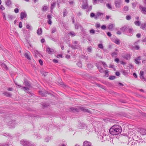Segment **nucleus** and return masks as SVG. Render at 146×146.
Segmentation results:
<instances>
[{"mask_svg":"<svg viewBox=\"0 0 146 146\" xmlns=\"http://www.w3.org/2000/svg\"><path fill=\"white\" fill-rule=\"evenodd\" d=\"M121 131V127L117 125L113 126L109 130L110 133L113 135H117L120 133Z\"/></svg>","mask_w":146,"mask_h":146,"instance_id":"nucleus-1","label":"nucleus"},{"mask_svg":"<svg viewBox=\"0 0 146 146\" xmlns=\"http://www.w3.org/2000/svg\"><path fill=\"white\" fill-rule=\"evenodd\" d=\"M137 135H138L139 136L141 137V136L146 135V129L142 128H137Z\"/></svg>","mask_w":146,"mask_h":146,"instance_id":"nucleus-2","label":"nucleus"},{"mask_svg":"<svg viewBox=\"0 0 146 146\" xmlns=\"http://www.w3.org/2000/svg\"><path fill=\"white\" fill-rule=\"evenodd\" d=\"M20 143L24 146H33V145L28 141L24 140H21L20 141Z\"/></svg>","mask_w":146,"mask_h":146,"instance_id":"nucleus-3","label":"nucleus"},{"mask_svg":"<svg viewBox=\"0 0 146 146\" xmlns=\"http://www.w3.org/2000/svg\"><path fill=\"white\" fill-rule=\"evenodd\" d=\"M16 124V122L15 120H12L8 122L7 125L9 128H13L14 127Z\"/></svg>","mask_w":146,"mask_h":146,"instance_id":"nucleus-4","label":"nucleus"},{"mask_svg":"<svg viewBox=\"0 0 146 146\" xmlns=\"http://www.w3.org/2000/svg\"><path fill=\"white\" fill-rule=\"evenodd\" d=\"M78 127L80 129H83L86 128L87 126L84 123L80 122L78 123Z\"/></svg>","mask_w":146,"mask_h":146,"instance_id":"nucleus-5","label":"nucleus"},{"mask_svg":"<svg viewBox=\"0 0 146 146\" xmlns=\"http://www.w3.org/2000/svg\"><path fill=\"white\" fill-rule=\"evenodd\" d=\"M128 47L129 48L131 49L134 50L137 49V43L136 42H135L133 45H129L128 46Z\"/></svg>","mask_w":146,"mask_h":146,"instance_id":"nucleus-6","label":"nucleus"},{"mask_svg":"<svg viewBox=\"0 0 146 146\" xmlns=\"http://www.w3.org/2000/svg\"><path fill=\"white\" fill-rule=\"evenodd\" d=\"M134 31L133 29L131 28L128 27L126 33H128L127 35L129 36L132 35Z\"/></svg>","mask_w":146,"mask_h":146,"instance_id":"nucleus-7","label":"nucleus"},{"mask_svg":"<svg viewBox=\"0 0 146 146\" xmlns=\"http://www.w3.org/2000/svg\"><path fill=\"white\" fill-rule=\"evenodd\" d=\"M137 26H140V28L144 30L146 27V23H143L141 25V23L139 21H137Z\"/></svg>","mask_w":146,"mask_h":146,"instance_id":"nucleus-8","label":"nucleus"},{"mask_svg":"<svg viewBox=\"0 0 146 146\" xmlns=\"http://www.w3.org/2000/svg\"><path fill=\"white\" fill-rule=\"evenodd\" d=\"M121 3V1L120 0H117L115 2V7L117 8H119L120 7V4Z\"/></svg>","mask_w":146,"mask_h":146,"instance_id":"nucleus-9","label":"nucleus"},{"mask_svg":"<svg viewBox=\"0 0 146 146\" xmlns=\"http://www.w3.org/2000/svg\"><path fill=\"white\" fill-rule=\"evenodd\" d=\"M46 51L48 54H51L54 53V50L53 49L50 48L48 47L46 48Z\"/></svg>","mask_w":146,"mask_h":146,"instance_id":"nucleus-10","label":"nucleus"},{"mask_svg":"<svg viewBox=\"0 0 146 146\" xmlns=\"http://www.w3.org/2000/svg\"><path fill=\"white\" fill-rule=\"evenodd\" d=\"M139 8L142 13L144 14L146 13V7H143L141 5H140L139 6Z\"/></svg>","mask_w":146,"mask_h":146,"instance_id":"nucleus-11","label":"nucleus"},{"mask_svg":"<svg viewBox=\"0 0 146 146\" xmlns=\"http://www.w3.org/2000/svg\"><path fill=\"white\" fill-rule=\"evenodd\" d=\"M80 109L82 111L84 112H86L89 113H91V111L87 109H86L84 107H81Z\"/></svg>","mask_w":146,"mask_h":146,"instance_id":"nucleus-12","label":"nucleus"},{"mask_svg":"<svg viewBox=\"0 0 146 146\" xmlns=\"http://www.w3.org/2000/svg\"><path fill=\"white\" fill-rule=\"evenodd\" d=\"M107 137L106 135H100L98 138L101 139L102 141H104L106 140Z\"/></svg>","mask_w":146,"mask_h":146,"instance_id":"nucleus-13","label":"nucleus"},{"mask_svg":"<svg viewBox=\"0 0 146 146\" xmlns=\"http://www.w3.org/2000/svg\"><path fill=\"white\" fill-rule=\"evenodd\" d=\"M96 66L100 72L101 73H102L104 72L103 69L100 66V65L99 64H97Z\"/></svg>","mask_w":146,"mask_h":146,"instance_id":"nucleus-14","label":"nucleus"},{"mask_svg":"<svg viewBox=\"0 0 146 146\" xmlns=\"http://www.w3.org/2000/svg\"><path fill=\"white\" fill-rule=\"evenodd\" d=\"M70 47L74 49H79L80 48V46L79 44L78 45H72L70 46Z\"/></svg>","mask_w":146,"mask_h":146,"instance_id":"nucleus-15","label":"nucleus"},{"mask_svg":"<svg viewBox=\"0 0 146 146\" xmlns=\"http://www.w3.org/2000/svg\"><path fill=\"white\" fill-rule=\"evenodd\" d=\"M88 5V4L87 1H86L85 3H83L82 7V8L83 9H86L87 8Z\"/></svg>","mask_w":146,"mask_h":146,"instance_id":"nucleus-16","label":"nucleus"},{"mask_svg":"<svg viewBox=\"0 0 146 146\" xmlns=\"http://www.w3.org/2000/svg\"><path fill=\"white\" fill-rule=\"evenodd\" d=\"M27 16V15L25 12H22L20 14L21 19H23L24 18H25Z\"/></svg>","mask_w":146,"mask_h":146,"instance_id":"nucleus-17","label":"nucleus"},{"mask_svg":"<svg viewBox=\"0 0 146 146\" xmlns=\"http://www.w3.org/2000/svg\"><path fill=\"white\" fill-rule=\"evenodd\" d=\"M5 4L8 7H9L12 5V2L11 0H6L5 1Z\"/></svg>","mask_w":146,"mask_h":146,"instance_id":"nucleus-18","label":"nucleus"},{"mask_svg":"<svg viewBox=\"0 0 146 146\" xmlns=\"http://www.w3.org/2000/svg\"><path fill=\"white\" fill-rule=\"evenodd\" d=\"M144 74V72L143 71H141L140 74V77L141 79L144 80L145 81H146V80L143 76Z\"/></svg>","mask_w":146,"mask_h":146,"instance_id":"nucleus-19","label":"nucleus"},{"mask_svg":"<svg viewBox=\"0 0 146 146\" xmlns=\"http://www.w3.org/2000/svg\"><path fill=\"white\" fill-rule=\"evenodd\" d=\"M84 146H92V145L90 142L85 141L84 143Z\"/></svg>","mask_w":146,"mask_h":146,"instance_id":"nucleus-20","label":"nucleus"},{"mask_svg":"<svg viewBox=\"0 0 146 146\" xmlns=\"http://www.w3.org/2000/svg\"><path fill=\"white\" fill-rule=\"evenodd\" d=\"M7 18L10 21H12L15 18V17L12 15H8Z\"/></svg>","mask_w":146,"mask_h":146,"instance_id":"nucleus-21","label":"nucleus"},{"mask_svg":"<svg viewBox=\"0 0 146 146\" xmlns=\"http://www.w3.org/2000/svg\"><path fill=\"white\" fill-rule=\"evenodd\" d=\"M15 84L18 86L20 87H21L23 89H24L25 91H27L29 90V88H28L25 87H22L21 85H18L17 83L15 82Z\"/></svg>","mask_w":146,"mask_h":146,"instance_id":"nucleus-22","label":"nucleus"},{"mask_svg":"<svg viewBox=\"0 0 146 146\" xmlns=\"http://www.w3.org/2000/svg\"><path fill=\"white\" fill-rule=\"evenodd\" d=\"M128 27H126V26H124L123 27L121 28V30L123 32H127V30Z\"/></svg>","mask_w":146,"mask_h":146,"instance_id":"nucleus-23","label":"nucleus"},{"mask_svg":"<svg viewBox=\"0 0 146 146\" xmlns=\"http://www.w3.org/2000/svg\"><path fill=\"white\" fill-rule=\"evenodd\" d=\"M114 25L112 24H110L108 27V29L110 31H111L113 28Z\"/></svg>","mask_w":146,"mask_h":146,"instance_id":"nucleus-24","label":"nucleus"},{"mask_svg":"<svg viewBox=\"0 0 146 146\" xmlns=\"http://www.w3.org/2000/svg\"><path fill=\"white\" fill-rule=\"evenodd\" d=\"M42 30L41 28H38L37 31V33L38 35H40L42 34Z\"/></svg>","mask_w":146,"mask_h":146,"instance_id":"nucleus-25","label":"nucleus"},{"mask_svg":"<svg viewBox=\"0 0 146 146\" xmlns=\"http://www.w3.org/2000/svg\"><path fill=\"white\" fill-rule=\"evenodd\" d=\"M25 56L29 60H31V58L29 56V54L28 53H25L24 54Z\"/></svg>","mask_w":146,"mask_h":146,"instance_id":"nucleus-26","label":"nucleus"},{"mask_svg":"<svg viewBox=\"0 0 146 146\" xmlns=\"http://www.w3.org/2000/svg\"><path fill=\"white\" fill-rule=\"evenodd\" d=\"M114 42L117 44L119 45L120 43V41L119 39L117 38L114 41Z\"/></svg>","mask_w":146,"mask_h":146,"instance_id":"nucleus-27","label":"nucleus"},{"mask_svg":"<svg viewBox=\"0 0 146 146\" xmlns=\"http://www.w3.org/2000/svg\"><path fill=\"white\" fill-rule=\"evenodd\" d=\"M1 66L3 68H4L6 70L8 69V68L7 66L5 64L2 63L1 64Z\"/></svg>","mask_w":146,"mask_h":146,"instance_id":"nucleus-28","label":"nucleus"},{"mask_svg":"<svg viewBox=\"0 0 146 146\" xmlns=\"http://www.w3.org/2000/svg\"><path fill=\"white\" fill-rule=\"evenodd\" d=\"M56 31V29L55 27H54L52 28L51 30V33H53Z\"/></svg>","mask_w":146,"mask_h":146,"instance_id":"nucleus-29","label":"nucleus"},{"mask_svg":"<svg viewBox=\"0 0 146 146\" xmlns=\"http://www.w3.org/2000/svg\"><path fill=\"white\" fill-rule=\"evenodd\" d=\"M3 94L5 96L8 97H10L11 96V94L8 92H5L3 93Z\"/></svg>","mask_w":146,"mask_h":146,"instance_id":"nucleus-30","label":"nucleus"},{"mask_svg":"<svg viewBox=\"0 0 146 146\" xmlns=\"http://www.w3.org/2000/svg\"><path fill=\"white\" fill-rule=\"evenodd\" d=\"M25 85L27 86H30L31 85L29 83V82L27 80H25Z\"/></svg>","mask_w":146,"mask_h":146,"instance_id":"nucleus-31","label":"nucleus"},{"mask_svg":"<svg viewBox=\"0 0 146 146\" xmlns=\"http://www.w3.org/2000/svg\"><path fill=\"white\" fill-rule=\"evenodd\" d=\"M124 58L127 60L130 59V56L129 54H127L124 56Z\"/></svg>","mask_w":146,"mask_h":146,"instance_id":"nucleus-32","label":"nucleus"},{"mask_svg":"<svg viewBox=\"0 0 146 146\" xmlns=\"http://www.w3.org/2000/svg\"><path fill=\"white\" fill-rule=\"evenodd\" d=\"M100 65L101 64H102L104 66V67H107V65L105 62H100L98 63Z\"/></svg>","mask_w":146,"mask_h":146,"instance_id":"nucleus-33","label":"nucleus"},{"mask_svg":"<svg viewBox=\"0 0 146 146\" xmlns=\"http://www.w3.org/2000/svg\"><path fill=\"white\" fill-rule=\"evenodd\" d=\"M71 110L73 112H78V110L77 109L74 108H70Z\"/></svg>","mask_w":146,"mask_h":146,"instance_id":"nucleus-34","label":"nucleus"},{"mask_svg":"<svg viewBox=\"0 0 146 146\" xmlns=\"http://www.w3.org/2000/svg\"><path fill=\"white\" fill-rule=\"evenodd\" d=\"M51 139V137H46L45 139H44V141L45 142H48L49 141V140H50Z\"/></svg>","mask_w":146,"mask_h":146,"instance_id":"nucleus-35","label":"nucleus"},{"mask_svg":"<svg viewBox=\"0 0 146 146\" xmlns=\"http://www.w3.org/2000/svg\"><path fill=\"white\" fill-rule=\"evenodd\" d=\"M67 14V11L66 9H64V10L63 12V17H65Z\"/></svg>","mask_w":146,"mask_h":146,"instance_id":"nucleus-36","label":"nucleus"},{"mask_svg":"<svg viewBox=\"0 0 146 146\" xmlns=\"http://www.w3.org/2000/svg\"><path fill=\"white\" fill-rule=\"evenodd\" d=\"M26 28L27 29H29V30H32V27L29 24H27L26 25Z\"/></svg>","mask_w":146,"mask_h":146,"instance_id":"nucleus-37","label":"nucleus"},{"mask_svg":"<svg viewBox=\"0 0 146 146\" xmlns=\"http://www.w3.org/2000/svg\"><path fill=\"white\" fill-rule=\"evenodd\" d=\"M129 7L127 6H125L123 8V10L125 11H127L128 10Z\"/></svg>","mask_w":146,"mask_h":146,"instance_id":"nucleus-38","label":"nucleus"},{"mask_svg":"<svg viewBox=\"0 0 146 146\" xmlns=\"http://www.w3.org/2000/svg\"><path fill=\"white\" fill-rule=\"evenodd\" d=\"M87 67L89 68H93V65L90 63H89L87 65Z\"/></svg>","mask_w":146,"mask_h":146,"instance_id":"nucleus-39","label":"nucleus"},{"mask_svg":"<svg viewBox=\"0 0 146 146\" xmlns=\"http://www.w3.org/2000/svg\"><path fill=\"white\" fill-rule=\"evenodd\" d=\"M106 6L109 9H112L111 6L110 4H106Z\"/></svg>","mask_w":146,"mask_h":146,"instance_id":"nucleus-40","label":"nucleus"},{"mask_svg":"<svg viewBox=\"0 0 146 146\" xmlns=\"http://www.w3.org/2000/svg\"><path fill=\"white\" fill-rule=\"evenodd\" d=\"M77 65L80 67H81L82 66V64L81 62H78L77 63Z\"/></svg>","mask_w":146,"mask_h":146,"instance_id":"nucleus-41","label":"nucleus"},{"mask_svg":"<svg viewBox=\"0 0 146 146\" xmlns=\"http://www.w3.org/2000/svg\"><path fill=\"white\" fill-rule=\"evenodd\" d=\"M0 146H9V144L8 143L0 144Z\"/></svg>","mask_w":146,"mask_h":146,"instance_id":"nucleus-42","label":"nucleus"},{"mask_svg":"<svg viewBox=\"0 0 146 146\" xmlns=\"http://www.w3.org/2000/svg\"><path fill=\"white\" fill-rule=\"evenodd\" d=\"M115 78V76H110L109 79L110 80H113Z\"/></svg>","mask_w":146,"mask_h":146,"instance_id":"nucleus-43","label":"nucleus"},{"mask_svg":"<svg viewBox=\"0 0 146 146\" xmlns=\"http://www.w3.org/2000/svg\"><path fill=\"white\" fill-rule=\"evenodd\" d=\"M98 47L101 49H103V46L102 44H100L98 45Z\"/></svg>","mask_w":146,"mask_h":146,"instance_id":"nucleus-44","label":"nucleus"},{"mask_svg":"<svg viewBox=\"0 0 146 146\" xmlns=\"http://www.w3.org/2000/svg\"><path fill=\"white\" fill-rule=\"evenodd\" d=\"M79 26L81 27V25H79V24H76L75 25V28L76 29H78Z\"/></svg>","mask_w":146,"mask_h":146,"instance_id":"nucleus-45","label":"nucleus"},{"mask_svg":"<svg viewBox=\"0 0 146 146\" xmlns=\"http://www.w3.org/2000/svg\"><path fill=\"white\" fill-rule=\"evenodd\" d=\"M126 19L127 20H129L131 19V17L129 15H127L126 17Z\"/></svg>","mask_w":146,"mask_h":146,"instance_id":"nucleus-46","label":"nucleus"},{"mask_svg":"<svg viewBox=\"0 0 146 146\" xmlns=\"http://www.w3.org/2000/svg\"><path fill=\"white\" fill-rule=\"evenodd\" d=\"M39 94L42 96H45V94L43 93V92L42 91H39Z\"/></svg>","mask_w":146,"mask_h":146,"instance_id":"nucleus-47","label":"nucleus"},{"mask_svg":"<svg viewBox=\"0 0 146 146\" xmlns=\"http://www.w3.org/2000/svg\"><path fill=\"white\" fill-rule=\"evenodd\" d=\"M2 14L3 16V19L5 20H6V18L5 16V13H2Z\"/></svg>","mask_w":146,"mask_h":146,"instance_id":"nucleus-48","label":"nucleus"},{"mask_svg":"<svg viewBox=\"0 0 146 146\" xmlns=\"http://www.w3.org/2000/svg\"><path fill=\"white\" fill-rule=\"evenodd\" d=\"M87 50L89 52H91L92 50V49L91 47L90 46L87 48Z\"/></svg>","mask_w":146,"mask_h":146,"instance_id":"nucleus-49","label":"nucleus"},{"mask_svg":"<svg viewBox=\"0 0 146 146\" xmlns=\"http://www.w3.org/2000/svg\"><path fill=\"white\" fill-rule=\"evenodd\" d=\"M138 136L139 137V142H142L144 140L142 138L139 137V136H137V137H138Z\"/></svg>","mask_w":146,"mask_h":146,"instance_id":"nucleus-50","label":"nucleus"},{"mask_svg":"<svg viewBox=\"0 0 146 146\" xmlns=\"http://www.w3.org/2000/svg\"><path fill=\"white\" fill-rule=\"evenodd\" d=\"M90 33L91 34H94L95 33V31L93 29H92L90 30Z\"/></svg>","mask_w":146,"mask_h":146,"instance_id":"nucleus-51","label":"nucleus"},{"mask_svg":"<svg viewBox=\"0 0 146 146\" xmlns=\"http://www.w3.org/2000/svg\"><path fill=\"white\" fill-rule=\"evenodd\" d=\"M47 7L46 6H44L42 8V10L43 11H46L47 10Z\"/></svg>","mask_w":146,"mask_h":146,"instance_id":"nucleus-52","label":"nucleus"},{"mask_svg":"<svg viewBox=\"0 0 146 146\" xmlns=\"http://www.w3.org/2000/svg\"><path fill=\"white\" fill-rule=\"evenodd\" d=\"M92 6H88L87 8L88 9V11H89L91 10L92 9Z\"/></svg>","mask_w":146,"mask_h":146,"instance_id":"nucleus-53","label":"nucleus"},{"mask_svg":"<svg viewBox=\"0 0 146 146\" xmlns=\"http://www.w3.org/2000/svg\"><path fill=\"white\" fill-rule=\"evenodd\" d=\"M105 72L106 76L107 77H108L109 75L108 71L105 70Z\"/></svg>","mask_w":146,"mask_h":146,"instance_id":"nucleus-54","label":"nucleus"},{"mask_svg":"<svg viewBox=\"0 0 146 146\" xmlns=\"http://www.w3.org/2000/svg\"><path fill=\"white\" fill-rule=\"evenodd\" d=\"M55 5V3H54L53 4H52L51 6V9H53V8L54 7Z\"/></svg>","mask_w":146,"mask_h":146,"instance_id":"nucleus-55","label":"nucleus"},{"mask_svg":"<svg viewBox=\"0 0 146 146\" xmlns=\"http://www.w3.org/2000/svg\"><path fill=\"white\" fill-rule=\"evenodd\" d=\"M14 11L15 12V13H19V10L18 8H16L15 9H14Z\"/></svg>","mask_w":146,"mask_h":146,"instance_id":"nucleus-56","label":"nucleus"},{"mask_svg":"<svg viewBox=\"0 0 146 146\" xmlns=\"http://www.w3.org/2000/svg\"><path fill=\"white\" fill-rule=\"evenodd\" d=\"M70 34L73 36H74L75 35V33L73 32H70Z\"/></svg>","mask_w":146,"mask_h":146,"instance_id":"nucleus-57","label":"nucleus"},{"mask_svg":"<svg viewBox=\"0 0 146 146\" xmlns=\"http://www.w3.org/2000/svg\"><path fill=\"white\" fill-rule=\"evenodd\" d=\"M97 15L99 17L101 15H103V13H101L100 12H98L97 13Z\"/></svg>","mask_w":146,"mask_h":146,"instance_id":"nucleus-58","label":"nucleus"},{"mask_svg":"<svg viewBox=\"0 0 146 146\" xmlns=\"http://www.w3.org/2000/svg\"><path fill=\"white\" fill-rule=\"evenodd\" d=\"M117 54V53L115 52H113L111 54V55L112 56H116Z\"/></svg>","mask_w":146,"mask_h":146,"instance_id":"nucleus-59","label":"nucleus"},{"mask_svg":"<svg viewBox=\"0 0 146 146\" xmlns=\"http://www.w3.org/2000/svg\"><path fill=\"white\" fill-rule=\"evenodd\" d=\"M101 28L102 29L104 30L106 28V26L105 25H103L101 27Z\"/></svg>","mask_w":146,"mask_h":146,"instance_id":"nucleus-60","label":"nucleus"},{"mask_svg":"<svg viewBox=\"0 0 146 146\" xmlns=\"http://www.w3.org/2000/svg\"><path fill=\"white\" fill-rule=\"evenodd\" d=\"M136 143L135 142H133L132 143L131 146H137Z\"/></svg>","mask_w":146,"mask_h":146,"instance_id":"nucleus-61","label":"nucleus"},{"mask_svg":"<svg viewBox=\"0 0 146 146\" xmlns=\"http://www.w3.org/2000/svg\"><path fill=\"white\" fill-rule=\"evenodd\" d=\"M19 27L20 28H22V23L21 22H19Z\"/></svg>","mask_w":146,"mask_h":146,"instance_id":"nucleus-62","label":"nucleus"},{"mask_svg":"<svg viewBox=\"0 0 146 146\" xmlns=\"http://www.w3.org/2000/svg\"><path fill=\"white\" fill-rule=\"evenodd\" d=\"M0 9L1 10H3L5 9V8L3 5H1L0 6Z\"/></svg>","mask_w":146,"mask_h":146,"instance_id":"nucleus-63","label":"nucleus"},{"mask_svg":"<svg viewBox=\"0 0 146 146\" xmlns=\"http://www.w3.org/2000/svg\"><path fill=\"white\" fill-rule=\"evenodd\" d=\"M95 14L94 13H91L90 14V16L91 17H93L95 16Z\"/></svg>","mask_w":146,"mask_h":146,"instance_id":"nucleus-64","label":"nucleus"}]
</instances>
